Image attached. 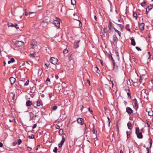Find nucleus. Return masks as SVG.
<instances>
[{
    "mask_svg": "<svg viewBox=\"0 0 153 153\" xmlns=\"http://www.w3.org/2000/svg\"><path fill=\"white\" fill-rule=\"evenodd\" d=\"M57 106L56 105H54L52 107V110L53 111L56 110L57 108Z\"/></svg>",
    "mask_w": 153,
    "mask_h": 153,
    "instance_id": "36",
    "label": "nucleus"
},
{
    "mask_svg": "<svg viewBox=\"0 0 153 153\" xmlns=\"http://www.w3.org/2000/svg\"><path fill=\"white\" fill-rule=\"evenodd\" d=\"M32 105V102L31 101L28 100L27 101L26 103V106H30Z\"/></svg>",
    "mask_w": 153,
    "mask_h": 153,
    "instance_id": "14",
    "label": "nucleus"
},
{
    "mask_svg": "<svg viewBox=\"0 0 153 153\" xmlns=\"http://www.w3.org/2000/svg\"><path fill=\"white\" fill-rule=\"evenodd\" d=\"M57 150H58L57 148V147H55L53 150V151L55 153H57Z\"/></svg>",
    "mask_w": 153,
    "mask_h": 153,
    "instance_id": "34",
    "label": "nucleus"
},
{
    "mask_svg": "<svg viewBox=\"0 0 153 153\" xmlns=\"http://www.w3.org/2000/svg\"><path fill=\"white\" fill-rule=\"evenodd\" d=\"M40 145H38L37 146V148L36 149V150H37L38 149V148L40 147Z\"/></svg>",
    "mask_w": 153,
    "mask_h": 153,
    "instance_id": "63",
    "label": "nucleus"
},
{
    "mask_svg": "<svg viewBox=\"0 0 153 153\" xmlns=\"http://www.w3.org/2000/svg\"><path fill=\"white\" fill-rule=\"evenodd\" d=\"M149 11L150 10H147V8H146V14H148V13L149 12Z\"/></svg>",
    "mask_w": 153,
    "mask_h": 153,
    "instance_id": "56",
    "label": "nucleus"
},
{
    "mask_svg": "<svg viewBox=\"0 0 153 153\" xmlns=\"http://www.w3.org/2000/svg\"><path fill=\"white\" fill-rule=\"evenodd\" d=\"M60 21V20L59 18L56 17L55 19L54 20V21L53 22V24L55 26H56L58 28H59Z\"/></svg>",
    "mask_w": 153,
    "mask_h": 153,
    "instance_id": "1",
    "label": "nucleus"
},
{
    "mask_svg": "<svg viewBox=\"0 0 153 153\" xmlns=\"http://www.w3.org/2000/svg\"><path fill=\"white\" fill-rule=\"evenodd\" d=\"M79 27H81L82 26V24L80 21L79 20Z\"/></svg>",
    "mask_w": 153,
    "mask_h": 153,
    "instance_id": "54",
    "label": "nucleus"
},
{
    "mask_svg": "<svg viewBox=\"0 0 153 153\" xmlns=\"http://www.w3.org/2000/svg\"><path fill=\"white\" fill-rule=\"evenodd\" d=\"M146 150L147 151V153H149V149L148 147H147L146 148Z\"/></svg>",
    "mask_w": 153,
    "mask_h": 153,
    "instance_id": "53",
    "label": "nucleus"
},
{
    "mask_svg": "<svg viewBox=\"0 0 153 153\" xmlns=\"http://www.w3.org/2000/svg\"><path fill=\"white\" fill-rule=\"evenodd\" d=\"M152 139H149V145H152Z\"/></svg>",
    "mask_w": 153,
    "mask_h": 153,
    "instance_id": "45",
    "label": "nucleus"
},
{
    "mask_svg": "<svg viewBox=\"0 0 153 153\" xmlns=\"http://www.w3.org/2000/svg\"><path fill=\"white\" fill-rule=\"evenodd\" d=\"M146 124L148 126V127H150V125L151 124V123L149 121H147L146 122Z\"/></svg>",
    "mask_w": 153,
    "mask_h": 153,
    "instance_id": "41",
    "label": "nucleus"
},
{
    "mask_svg": "<svg viewBox=\"0 0 153 153\" xmlns=\"http://www.w3.org/2000/svg\"><path fill=\"white\" fill-rule=\"evenodd\" d=\"M37 126L36 124H34L33 126V129H34Z\"/></svg>",
    "mask_w": 153,
    "mask_h": 153,
    "instance_id": "48",
    "label": "nucleus"
},
{
    "mask_svg": "<svg viewBox=\"0 0 153 153\" xmlns=\"http://www.w3.org/2000/svg\"><path fill=\"white\" fill-rule=\"evenodd\" d=\"M15 44L16 46L20 47L23 45L24 43L21 41H18L15 42Z\"/></svg>",
    "mask_w": 153,
    "mask_h": 153,
    "instance_id": "5",
    "label": "nucleus"
},
{
    "mask_svg": "<svg viewBox=\"0 0 153 153\" xmlns=\"http://www.w3.org/2000/svg\"><path fill=\"white\" fill-rule=\"evenodd\" d=\"M8 27H14L17 29L19 28V27H17L18 25L16 23H15L14 24H13L11 23H9L8 24Z\"/></svg>",
    "mask_w": 153,
    "mask_h": 153,
    "instance_id": "6",
    "label": "nucleus"
},
{
    "mask_svg": "<svg viewBox=\"0 0 153 153\" xmlns=\"http://www.w3.org/2000/svg\"><path fill=\"white\" fill-rule=\"evenodd\" d=\"M131 45L133 46H135L136 45L135 41L133 39H131Z\"/></svg>",
    "mask_w": 153,
    "mask_h": 153,
    "instance_id": "24",
    "label": "nucleus"
},
{
    "mask_svg": "<svg viewBox=\"0 0 153 153\" xmlns=\"http://www.w3.org/2000/svg\"><path fill=\"white\" fill-rule=\"evenodd\" d=\"M127 126L129 129H131V122H129L127 123Z\"/></svg>",
    "mask_w": 153,
    "mask_h": 153,
    "instance_id": "17",
    "label": "nucleus"
},
{
    "mask_svg": "<svg viewBox=\"0 0 153 153\" xmlns=\"http://www.w3.org/2000/svg\"><path fill=\"white\" fill-rule=\"evenodd\" d=\"M45 66H46V67H45V68H48V66L47 65V64L45 63Z\"/></svg>",
    "mask_w": 153,
    "mask_h": 153,
    "instance_id": "58",
    "label": "nucleus"
},
{
    "mask_svg": "<svg viewBox=\"0 0 153 153\" xmlns=\"http://www.w3.org/2000/svg\"><path fill=\"white\" fill-rule=\"evenodd\" d=\"M103 30L105 33H107L108 31L107 30V28H104Z\"/></svg>",
    "mask_w": 153,
    "mask_h": 153,
    "instance_id": "43",
    "label": "nucleus"
},
{
    "mask_svg": "<svg viewBox=\"0 0 153 153\" xmlns=\"http://www.w3.org/2000/svg\"><path fill=\"white\" fill-rule=\"evenodd\" d=\"M29 80H27L25 83V84H24V85H28L29 84Z\"/></svg>",
    "mask_w": 153,
    "mask_h": 153,
    "instance_id": "42",
    "label": "nucleus"
},
{
    "mask_svg": "<svg viewBox=\"0 0 153 153\" xmlns=\"http://www.w3.org/2000/svg\"><path fill=\"white\" fill-rule=\"evenodd\" d=\"M100 62L101 63V65H102V66H103V61L102 60L100 59Z\"/></svg>",
    "mask_w": 153,
    "mask_h": 153,
    "instance_id": "47",
    "label": "nucleus"
},
{
    "mask_svg": "<svg viewBox=\"0 0 153 153\" xmlns=\"http://www.w3.org/2000/svg\"><path fill=\"white\" fill-rule=\"evenodd\" d=\"M68 52V50L67 49H65L63 51V53L65 54L66 53H67Z\"/></svg>",
    "mask_w": 153,
    "mask_h": 153,
    "instance_id": "33",
    "label": "nucleus"
},
{
    "mask_svg": "<svg viewBox=\"0 0 153 153\" xmlns=\"http://www.w3.org/2000/svg\"><path fill=\"white\" fill-rule=\"evenodd\" d=\"M113 29L115 30V32L118 33L119 36H121V33L120 32V31H118V30H117L114 27H113Z\"/></svg>",
    "mask_w": 153,
    "mask_h": 153,
    "instance_id": "25",
    "label": "nucleus"
},
{
    "mask_svg": "<svg viewBox=\"0 0 153 153\" xmlns=\"http://www.w3.org/2000/svg\"><path fill=\"white\" fill-rule=\"evenodd\" d=\"M77 121L78 123H80L81 125H83L84 123L83 120L81 118H78L77 120Z\"/></svg>",
    "mask_w": 153,
    "mask_h": 153,
    "instance_id": "11",
    "label": "nucleus"
},
{
    "mask_svg": "<svg viewBox=\"0 0 153 153\" xmlns=\"http://www.w3.org/2000/svg\"><path fill=\"white\" fill-rule=\"evenodd\" d=\"M148 115L150 116L153 115V111L152 110H150L148 112Z\"/></svg>",
    "mask_w": 153,
    "mask_h": 153,
    "instance_id": "29",
    "label": "nucleus"
},
{
    "mask_svg": "<svg viewBox=\"0 0 153 153\" xmlns=\"http://www.w3.org/2000/svg\"><path fill=\"white\" fill-rule=\"evenodd\" d=\"M108 124L109 125L111 121L110 120V118L109 117H108Z\"/></svg>",
    "mask_w": 153,
    "mask_h": 153,
    "instance_id": "51",
    "label": "nucleus"
},
{
    "mask_svg": "<svg viewBox=\"0 0 153 153\" xmlns=\"http://www.w3.org/2000/svg\"><path fill=\"white\" fill-rule=\"evenodd\" d=\"M126 111L129 114H130L133 113V110L129 107L126 108Z\"/></svg>",
    "mask_w": 153,
    "mask_h": 153,
    "instance_id": "7",
    "label": "nucleus"
},
{
    "mask_svg": "<svg viewBox=\"0 0 153 153\" xmlns=\"http://www.w3.org/2000/svg\"><path fill=\"white\" fill-rule=\"evenodd\" d=\"M110 57H111V59L113 61V63H114H114L115 62H114V59H113V58L112 57V54H111V53H110Z\"/></svg>",
    "mask_w": 153,
    "mask_h": 153,
    "instance_id": "39",
    "label": "nucleus"
},
{
    "mask_svg": "<svg viewBox=\"0 0 153 153\" xmlns=\"http://www.w3.org/2000/svg\"><path fill=\"white\" fill-rule=\"evenodd\" d=\"M133 13V16L136 19H137V13L134 11Z\"/></svg>",
    "mask_w": 153,
    "mask_h": 153,
    "instance_id": "30",
    "label": "nucleus"
},
{
    "mask_svg": "<svg viewBox=\"0 0 153 153\" xmlns=\"http://www.w3.org/2000/svg\"><path fill=\"white\" fill-rule=\"evenodd\" d=\"M69 91L65 90L64 91L63 93L65 95H67L69 92Z\"/></svg>",
    "mask_w": 153,
    "mask_h": 153,
    "instance_id": "27",
    "label": "nucleus"
},
{
    "mask_svg": "<svg viewBox=\"0 0 153 153\" xmlns=\"http://www.w3.org/2000/svg\"><path fill=\"white\" fill-rule=\"evenodd\" d=\"M153 6L152 5H150L149 6L147 7V9H148V10H151L153 7Z\"/></svg>",
    "mask_w": 153,
    "mask_h": 153,
    "instance_id": "32",
    "label": "nucleus"
},
{
    "mask_svg": "<svg viewBox=\"0 0 153 153\" xmlns=\"http://www.w3.org/2000/svg\"><path fill=\"white\" fill-rule=\"evenodd\" d=\"M87 82L90 85V81L88 79H87Z\"/></svg>",
    "mask_w": 153,
    "mask_h": 153,
    "instance_id": "59",
    "label": "nucleus"
},
{
    "mask_svg": "<svg viewBox=\"0 0 153 153\" xmlns=\"http://www.w3.org/2000/svg\"><path fill=\"white\" fill-rule=\"evenodd\" d=\"M79 46V44L76 42H75L74 44V47L75 48H76Z\"/></svg>",
    "mask_w": 153,
    "mask_h": 153,
    "instance_id": "26",
    "label": "nucleus"
},
{
    "mask_svg": "<svg viewBox=\"0 0 153 153\" xmlns=\"http://www.w3.org/2000/svg\"><path fill=\"white\" fill-rule=\"evenodd\" d=\"M134 151L133 150H132L131 151H130L129 153H134Z\"/></svg>",
    "mask_w": 153,
    "mask_h": 153,
    "instance_id": "64",
    "label": "nucleus"
},
{
    "mask_svg": "<svg viewBox=\"0 0 153 153\" xmlns=\"http://www.w3.org/2000/svg\"><path fill=\"white\" fill-rule=\"evenodd\" d=\"M88 111L90 112L91 113H92L93 112V111H92V110L91 109H90V108H88Z\"/></svg>",
    "mask_w": 153,
    "mask_h": 153,
    "instance_id": "52",
    "label": "nucleus"
},
{
    "mask_svg": "<svg viewBox=\"0 0 153 153\" xmlns=\"http://www.w3.org/2000/svg\"><path fill=\"white\" fill-rule=\"evenodd\" d=\"M10 80L12 85H13L15 82L16 79L13 77H11L10 78Z\"/></svg>",
    "mask_w": 153,
    "mask_h": 153,
    "instance_id": "12",
    "label": "nucleus"
},
{
    "mask_svg": "<svg viewBox=\"0 0 153 153\" xmlns=\"http://www.w3.org/2000/svg\"><path fill=\"white\" fill-rule=\"evenodd\" d=\"M24 64L23 65L25 66V68H27V69L29 70V66L30 65V64L27 62H24Z\"/></svg>",
    "mask_w": 153,
    "mask_h": 153,
    "instance_id": "15",
    "label": "nucleus"
},
{
    "mask_svg": "<svg viewBox=\"0 0 153 153\" xmlns=\"http://www.w3.org/2000/svg\"><path fill=\"white\" fill-rule=\"evenodd\" d=\"M136 49L138 50V51H141V49L138 47H136Z\"/></svg>",
    "mask_w": 153,
    "mask_h": 153,
    "instance_id": "49",
    "label": "nucleus"
},
{
    "mask_svg": "<svg viewBox=\"0 0 153 153\" xmlns=\"http://www.w3.org/2000/svg\"><path fill=\"white\" fill-rule=\"evenodd\" d=\"M113 27L112 25V23L110 22H109V25H108V28L110 30H112V29L113 28Z\"/></svg>",
    "mask_w": 153,
    "mask_h": 153,
    "instance_id": "19",
    "label": "nucleus"
},
{
    "mask_svg": "<svg viewBox=\"0 0 153 153\" xmlns=\"http://www.w3.org/2000/svg\"><path fill=\"white\" fill-rule=\"evenodd\" d=\"M96 68L97 69V72L98 73H99L100 72V70H99V69H98V68H97V67H96Z\"/></svg>",
    "mask_w": 153,
    "mask_h": 153,
    "instance_id": "57",
    "label": "nucleus"
},
{
    "mask_svg": "<svg viewBox=\"0 0 153 153\" xmlns=\"http://www.w3.org/2000/svg\"><path fill=\"white\" fill-rule=\"evenodd\" d=\"M142 79L140 78V79H139V82H140V83H141V82H142Z\"/></svg>",
    "mask_w": 153,
    "mask_h": 153,
    "instance_id": "60",
    "label": "nucleus"
},
{
    "mask_svg": "<svg viewBox=\"0 0 153 153\" xmlns=\"http://www.w3.org/2000/svg\"><path fill=\"white\" fill-rule=\"evenodd\" d=\"M37 44V43L34 40H32V42L31 43V45L33 46L32 47V48H34L35 46H36Z\"/></svg>",
    "mask_w": 153,
    "mask_h": 153,
    "instance_id": "8",
    "label": "nucleus"
},
{
    "mask_svg": "<svg viewBox=\"0 0 153 153\" xmlns=\"http://www.w3.org/2000/svg\"><path fill=\"white\" fill-rule=\"evenodd\" d=\"M22 140L21 139H19L18 141V144L19 145L21 143Z\"/></svg>",
    "mask_w": 153,
    "mask_h": 153,
    "instance_id": "44",
    "label": "nucleus"
},
{
    "mask_svg": "<svg viewBox=\"0 0 153 153\" xmlns=\"http://www.w3.org/2000/svg\"><path fill=\"white\" fill-rule=\"evenodd\" d=\"M118 68V66L116 65L115 62H114L113 63V70L115 71H117Z\"/></svg>",
    "mask_w": 153,
    "mask_h": 153,
    "instance_id": "13",
    "label": "nucleus"
},
{
    "mask_svg": "<svg viewBox=\"0 0 153 153\" xmlns=\"http://www.w3.org/2000/svg\"><path fill=\"white\" fill-rule=\"evenodd\" d=\"M145 24L144 23H142L140 24L139 26L140 30L142 31L143 30L144 28Z\"/></svg>",
    "mask_w": 153,
    "mask_h": 153,
    "instance_id": "9",
    "label": "nucleus"
},
{
    "mask_svg": "<svg viewBox=\"0 0 153 153\" xmlns=\"http://www.w3.org/2000/svg\"><path fill=\"white\" fill-rule=\"evenodd\" d=\"M50 82V78L48 77L46 80V82Z\"/></svg>",
    "mask_w": 153,
    "mask_h": 153,
    "instance_id": "50",
    "label": "nucleus"
},
{
    "mask_svg": "<svg viewBox=\"0 0 153 153\" xmlns=\"http://www.w3.org/2000/svg\"><path fill=\"white\" fill-rule=\"evenodd\" d=\"M36 53H30V56L31 58H35L36 56Z\"/></svg>",
    "mask_w": 153,
    "mask_h": 153,
    "instance_id": "22",
    "label": "nucleus"
},
{
    "mask_svg": "<svg viewBox=\"0 0 153 153\" xmlns=\"http://www.w3.org/2000/svg\"><path fill=\"white\" fill-rule=\"evenodd\" d=\"M41 105V101L38 100L36 102V105L37 106H39Z\"/></svg>",
    "mask_w": 153,
    "mask_h": 153,
    "instance_id": "28",
    "label": "nucleus"
},
{
    "mask_svg": "<svg viewBox=\"0 0 153 153\" xmlns=\"http://www.w3.org/2000/svg\"><path fill=\"white\" fill-rule=\"evenodd\" d=\"M65 141V139L64 137H62V139L60 143L59 144V148H61L62 147L63 144Z\"/></svg>",
    "mask_w": 153,
    "mask_h": 153,
    "instance_id": "10",
    "label": "nucleus"
},
{
    "mask_svg": "<svg viewBox=\"0 0 153 153\" xmlns=\"http://www.w3.org/2000/svg\"><path fill=\"white\" fill-rule=\"evenodd\" d=\"M10 60L12 62H15V59L13 58H11Z\"/></svg>",
    "mask_w": 153,
    "mask_h": 153,
    "instance_id": "46",
    "label": "nucleus"
},
{
    "mask_svg": "<svg viewBox=\"0 0 153 153\" xmlns=\"http://www.w3.org/2000/svg\"><path fill=\"white\" fill-rule=\"evenodd\" d=\"M29 114L31 119H33L34 117V114L32 112L29 113Z\"/></svg>",
    "mask_w": 153,
    "mask_h": 153,
    "instance_id": "21",
    "label": "nucleus"
},
{
    "mask_svg": "<svg viewBox=\"0 0 153 153\" xmlns=\"http://www.w3.org/2000/svg\"><path fill=\"white\" fill-rule=\"evenodd\" d=\"M50 62L54 65H56L57 64L58 59L54 57H51L50 60Z\"/></svg>",
    "mask_w": 153,
    "mask_h": 153,
    "instance_id": "3",
    "label": "nucleus"
},
{
    "mask_svg": "<svg viewBox=\"0 0 153 153\" xmlns=\"http://www.w3.org/2000/svg\"><path fill=\"white\" fill-rule=\"evenodd\" d=\"M129 25H126V29L128 30L129 31H130L131 30L130 29V28H129L128 27Z\"/></svg>",
    "mask_w": 153,
    "mask_h": 153,
    "instance_id": "37",
    "label": "nucleus"
},
{
    "mask_svg": "<svg viewBox=\"0 0 153 153\" xmlns=\"http://www.w3.org/2000/svg\"><path fill=\"white\" fill-rule=\"evenodd\" d=\"M115 53L116 56V58L118 60H119V53L118 50H116L115 51Z\"/></svg>",
    "mask_w": 153,
    "mask_h": 153,
    "instance_id": "16",
    "label": "nucleus"
},
{
    "mask_svg": "<svg viewBox=\"0 0 153 153\" xmlns=\"http://www.w3.org/2000/svg\"><path fill=\"white\" fill-rule=\"evenodd\" d=\"M133 105L136 110H137L138 108V105L137 102V100L135 98L133 100Z\"/></svg>",
    "mask_w": 153,
    "mask_h": 153,
    "instance_id": "4",
    "label": "nucleus"
},
{
    "mask_svg": "<svg viewBox=\"0 0 153 153\" xmlns=\"http://www.w3.org/2000/svg\"><path fill=\"white\" fill-rule=\"evenodd\" d=\"M145 4L146 2L145 1H144L141 3V5L143 7L145 5Z\"/></svg>",
    "mask_w": 153,
    "mask_h": 153,
    "instance_id": "40",
    "label": "nucleus"
},
{
    "mask_svg": "<svg viewBox=\"0 0 153 153\" xmlns=\"http://www.w3.org/2000/svg\"><path fill=\"white\" fill-rule=\"evenodd\" d=\"M120 20H119L117 22V24L119 25L120 27V28H121V30H122V29H123V26H122V24H120L119 22H120Z\"/></svg>",
    "mask_w": 153,
    "mask_h": 153,
    "instance_id": "18",
    "label": "nucleus"
},
{
    "mask_svg": "<svg viewBox=\"0 0 153 153\" xmlns=\"http://www.w3.org/2000/svg\"><path fill=\"white\" fill-rule=\"evenodd\" d=\"M126 92H127V94H128V97L129 98H131V94L130 93H129V92H128L129 91H130L129 89H128L127 90L126 89Z\"/></svg>",
    "mask_w": 153,
    "mask_h": 153,
    "instance_id": "20",
    "label": "nucleus"
},
{
    "mask_svg": "<svg viewBox=\"0 0 153 153\" xmlns=\"http://www.w3.org/2000/svg\"><path fill=\"white\" fill-rule=\"evenodd\" d=\"M113 40L114 41H116L118 40V38L117 37L116 35H114L113 36Z\"/></svg>",
    "mask_w": 153,
    "mask_h": 153,
    "instance_id": "23",
    "label": "nucleus"
},
{
    "mask_svg": "<svg viewBox=\"0 0 153 153\" xmlns=\"http://www.w3.org/2000/svg\"><path fill=\"white\" fill-rule=\"evenodd\" d=\"M29 137L30 139H33L34 138V136L33 134H31V135L29 136Z\"/></svg>",
    "mask_w": 153,
    "mask_h": 153,
    "instance_id": "38",
    "label": "nucleus"
},
{
    "mask_svg": "<svg viewBox=\"0 0 153 153\" xmlns=\"http://www.w3.org/2000/svg\"><path fill=\"white\" fill-rule=\"evenodd\" d=\"M71 4L72 5H74L76 4V1L75 0H71Z\"/></svg>",
    "mask_w": 153,
    "mask_h": 153,
    "instance_id": "35",
    "label": "nucleus"
},
{
    "mask_svg": "<svg viewBox=\"0 0 153 153\" xmlns=\"http://www.w3.org/2000/svg\"><path fill=\"white\" fill-rule=\"evenodd\" d=\"M127 136V138H128L129 137V136L130 134V131H126Z\"/></svg>",
    "mask_w": 153,
    "mask_h": 153,
    "instance_id": "31",
    "label": "nucleus"
},
{
    "mask_svg": "<svg viewBox=\"0 0 153 153\" xmlns=\"http://www.w3.org/2000/svg\"><path fill=\"white\" fill-rule=\"evenodd\" d=\"M92 132L93 133V134H95V129H94V127L93 128V129L92 131Z\"/></svg>",
    "mask_w": 153,
    "mask_h": 153,
    "instance_id": "55",
    "label": "nucleus"
},
{
    "mask_svg": "<svg viewBox=\"0 0 153 153\" xmlns=\"http://www.w3.org/2000/svg\"><path fill=\"white\" fill-rule=\"evenodd\" d=\"M136 134L137 135V137L138 138L141 139L143 138V135L142 133L140 132V129L139 127L136 128Z\"/></svg>",
    "mask_w": 153,
    "mask_h": 153,
    "instance_id": "2",
    "label": "nucleus"
},
{
    "mask_svg": "<svg viewBox=\"0 0 153 153\" xmlns=\"http://www.w3.org/2000/svg\"><path fill=\"white\" fill-rule=\"evenodd\" d=\"M94 18L95 20L97 21V18L96 16H94Z\"/></svg>",
    "mask_w": 153,
    "mask_h": 153,
    "instance_id": "62",
    "label": "nucleus"
},
{
    "mask_svg": "<svg viewBox=\"0 0 153 153\" xmlns=\"http://www.w3.org/2000/svg\"><path fill=\"white\" fill-rule=\"evenodd\" d=\"M148 54L149 55V58L151 57V54H150V52H148Z\"/></svg>",
    "mask_w": 153,
    "mask_h": 153,
    "instance_id": "61",
    "label": "nucleus"
}]
</instances>
